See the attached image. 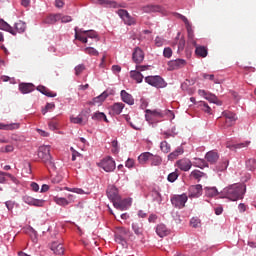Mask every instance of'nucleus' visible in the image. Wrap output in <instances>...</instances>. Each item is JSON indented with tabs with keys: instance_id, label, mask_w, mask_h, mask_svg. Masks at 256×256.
I'll return each instance as SVG.
<instances>
[{
	"instance_id": "12",
	"label": "nucleus",
	"mask_w": 256,
	"mask_h": 256,
	"mask_svg": "<svg viewBox=\"0 0 256 256\" xmlns=\"http://www.w3.org/2000/svg\"><path fill=\"white\" fill-rule=\"evenodd\" d=\"M132 59L134 63H136V65H139L143 63V60L145 59V53H143V50H141V48L137 47L134 49Z\"/></svg>"
},
{
	"instance_id": "31",
	"label": "nucleus",
	"mask_w": 256,
	"mask_h": 256,
	"mask_svg": "<svg viewBox=\"0 0 256 256\" xmlns=\"http://www.w3.org/2000/svg\"><path fill=\"white\" fill-rule=\"evenodd\" d=\"M132 229L135 235H143V222H134L132 223Z\"/></svg>"
},
{
	"instance_id": "37",
	"label": "nucleus",
	"mask_w": 256,
	"mask_h": 256,
	"mask_svg": "<svg viewBox=\"0 0 256 256\" xmlns=\"http://www.w3.org/2000/svg\"><path fill=\"white\" fill-rule=\"evenodd\" d=\"M83 33L86 35L87 39H95V41H99V35L95 30H85Z\"/></svg>"
},
{
	"instance_id": "8",
	"label": "nucleus",
	"mask_w": 256,
	"mask_h": 256,
	"mask_svg": "<svg viewBox=\"0 0 256 256\" xmlns=\"http://www.w3.org/2000/svg\"><path fill=\"white\" fill-rule=\"evenodd\" d=\"M146 121H154L155 119H163L164 114L163 112L159 111V110H146Z\"/></svg>"
},
{
	"instance_id": "17",
	"label": "nucleus",
	"mask_w": 256,
	"mask_h": 256,
	"mask_svg": "<svg viewBox=\"0 0 256 256\" xmlns=\"http://www.w3.org/2000/svg\"><path fill=\"white\" fill-rule=\"evenodd\" d=\"M118 15L119 17H121V19H123L124 23H126V25H133L134 21L131 18V16L129 15V12H127V10H118Z\"/></svg>"
},
{
	"instance_id": "50",
	"label": "nucleus",
	"mask_w": 256,
	"mask_h": 256,
	"mask_svg": "<svg viewBox=\"0 0 256 256\" xmlns=\"http://www.w3.org/2000/svg\"><path fill=\"white\" fill-rule=\"evenodd\" d=\"M160 149L163 153H169L171 151V145L167 141H163L160 144Z\"/></svg>"
},
{
	"instance_id": "53",
	"label": "nucleus",
	"mask_w": 256,
	"mask_h": 256,
	"mask_svg": "<svg viewBox=\"0 0 256 256\" xmlns=\"http://www.w3.org/2000/svg\"><path fill=\"white\" fill-rule=\"evenodd\" d=\"M163 55H164V57H166L167 59H171V57H172V55H173V50H171L170 47L164 48Z\"/></svg>"
},
{
	"instance_id": "40",
	"label": "nucleus",
	"mask_w": 256,
	"mask_h": 256,
	"mask_svg": "<svg viewBox=\"0 0 256 256\" xmlns=\"http://www.w3.org/2000/svg\"><path fill=\"white\" fill-rule=\"evenodd\" d=\"M15 29L18 31V33H25V29H27V25L25 22L19 20L15 23Z\"/></svg>"
},
{
	"instance_id": "19",
	"label": "nucleus",
	"mask_w": 256,
	"mask_h": 256,
	"mask_svg": "<svg viewBox=\"0 0 256 256\" xmlns=\"http://www.w3.org/2000/svg\"><path fill=\"white\" fill-rule=\"evenodd\" d=\"M190 179H195V181H201V179H207V175L201 170H193L190 175Z\"/></svg>"
},
{
	"instance_id": "1",
	"label": "nucleus",
	"mask_w": 256,
	"mask_h": 256,
	"mask_svg": "<svg viewBox=\"0 0 256 256\" xmlns=\"http://www.w3.org/2000/svg\"><path fill=\"white\" fill-rule=\"evenodd\" d=\"M221 195L230 201H239V199H243V195H245V185L232 184L224 188L221 192Z\"/></svg>"
},
{
	"instance_id": "15",
	"label": "nucleus",
	"mask_w": 256,
	"mask_h": 256,
	"mask_svg": "<svg viewBox=\"0 0 256 256\" xmlns=\"http://www.w3.org/2000/svg\"><path fill=\"white\" fill-rule=\"evenodd\" d=\"M223 115L226 119V125L227 127H232V125H235V121H237V117L235 116V113L224 111Z\"/></svg>"
},
{
	"instance_id": "34",
	"label": "nucleus",
	"mask_w": 256,
	"mask_h": 256,
	"mask_svg": "<svg viewBox=\"0 0 256 256\" xmlns=\"http://www.w3.org/2000/svg\"><path fill=\"white\" fill-rule=\"evenodd\" d=\"M75 39H78V41H81L82 43H87V35L83 33V30L77 31V28H75Z\"/></svg>"
},
{
	"instance_id": "9",
	"label": "nucleus",
	"mask_w": 256,
	"mask_h": 256,
	"mask_svg": "<svg viewBox=\"0 0 256 256\" xmlns=\"http://www.w3.org/2000/svg\"><path fill=\"white\" fill-rule=\"evenodd\" d=\"M24 203L27 205H32L33 207H43L45 205V200L43 199H35L31 196H24L23 197Z\"/></svg>"
},
{
	"instance_id": "56",
	"label": "nucleus",
	"mask_w": 256,
	"mask_h": 256,
	"mask_svg": "<svg viewBox=\"0 0 256 256\" xmlns=\"http://www.w3.org/2000/svg\"><path fill=\"white\" fill-rule=\"evenodd\" d=\"M70 121H71V123H74L76 125H81V123H83V118H81L80 116H78V117H71Z\"/></svg>"
},
{
	"instance_id": "35",
	"label": "nucleus",
	"mask_w": 256,
	"mask_h": 256,
	"mask_svg": "<svg viewBox=\"0 0 256 256\" xmlns=\"http://www.w3.org/2000/svg\"><path fill=\"white\" fill-rule=\"evenodd\" d=\"M75 39H78V41H81L82 43H87V35L83 33V30L77 31V28H75Z\"/></svg>"
},
{
	"instance_id": "26",
	"label": "nucleus",
	"mask_w": 256,
	"mask_h": 256,
	"mask_svg": "<svg viewBox=\"0 0 256 256\" xmlns=\"http://www.w3.org/2000/svg\"><path fill=\"white\" fill-rule=\"evenodd\" d=\"M109 97V94L107 92H103L102 94H100L99 96L95 97L91 104L92 105H101L105 99H107Z\"/></svg>"
},
{
	"instance_id": "28",
	"label": "nucleus",
	"mask_w": 256,
	"mask_h": 256,
	"mask_svg": "<svg viewBox=\"0 0 256 256\" xmlns=\"http://www.w3.org/2000/svg\"><path fill=\"white\" fill-rule=\"evenodd\" d=\"M37 91L42 93V95H46V97H57V93L51 92L49 88L42 85L37 87Z\"/></svg>"
},
{
	"instance_id": "6",
	"label": "nucleus",
	"mask_w": 256,
	"mask_h": 256,
	"mask_svg": "<svg viewBox=\"0 0 256 256\" xmlns=\"http://www.w3.org/2000/svg\"><path fill=\"white\" fill-rule=\"evenodd\" d=\"M144 13H162V15L167 14V10L161 5H147L143 7Z\"/></svg>"
},
{
	"instance_id": "29",
	"label": "nucleus",
	"mask_w": 256,
	"mask_h": 256,
	"mask_svg": "<svg viewBox=\"0 0 256 256\" xmlns=\"http://www.w3.org/2000/svg\"><path fill=\"white\" fill-rule=\"evenodd\" d=\"M130 77L136 81V83H143V74L137 70L130 71Z\"/></svg>"
},
{
	"instance_id": "52",
	"label": "nucleus",
	"mask_w": 256,
	"mask_h": 256,
	"mask_svg": "<svg viewBox=\"0 0 256 256\" xmlns=\"http://www.w3.org/2000/svg\"><path fill=\"white\" fill-rule=\"evenodd\" d=\"M199 106L201 107L202 111H204V113H211V107H209L207 102H200Z\"/></svg>"
},
{
	"instance_id": "60",
	"label": "nucleus",
	"mask_w": 256,
	"mask_h": 256,
	"mask_svg": "<svg viewBox=\"0 0 256 256\" xmlns=\"http://www.w3.org/2000/svg\"><path fill=\"white\" fill-rule=\"evenodd\" d=\"M163 43H165V40L159 36L155 38V45L156 47H163Z\"/></svg>"
},
{
	"instance_id": "4",
	"label": "nucleus",
	"mask_w": 256,
	"mask_h": 256,
	"mask_svg": "<svg viewBox=\"0 0 256 256\" xmlns=\"http://www.w3.org/2000/svg\"><path fill=\"white\" fill-rule=\"evenodd\" d=\"M145 81L148 85H152V87H157V89H163V87H167V83L160 76H147Z\"/></svg>"
},
{
	"instance_id": "7",
	"label": "nucleus",
	"mask_w": 256,
	"mask_h": 256,
	"mask_svg": "<svg viewBox=\"0 0 256 256\" xmlns=\"http://www.w3.org/2000/svg\"><path fill=\"white\" fill-rule=\"evenodd\" d=\"M113 206L119 211H127L131 207V201L129 199L121 200V197H119V200L113 201Z\"/></svg>"
},
{
	"instance_id": "61",
	"label": "nucleus",
	"mask_w": 256,
	"mask_h": 256,
	"mask_svg": "<svg viewBox=\"0 0 256 256\" xmlns=\"http://www.w3.org/2000/svg\"><path fill=\"white\" fill-rule=\"evenodd\" d=\"M60 21L61 23H71L73 19L71 18V16H63L60 14Z\"/></svg>"
},
{
	"instance_id": "51",
	"label": "nucleus",
	"mask_w": 256,
	"mask_h": 256,
	"mask_svg": "<svg viewBox=\"0 0 256 256\" xmlns=\"http://www.w3.org/2000/svg\"><path fill=\"white\" fill-rule=\"evenodd\" d=\"M191 227H194V229H197V227H201V220L199 218H192L190 220Z\"/></svg>"
},
{
	"instance_id": "22",
	"label": "nucleus",
	"mask_w": 256,
	"mask_h": 256,
	"mask_svg": "<svg viewBox=\"0 0 256 256\" xmlns=\"http://www.w3.org/2000/svg\"><path fill=\"white\" fill-rule=\"evenodd\" d=\"M51 251H53L55 255H63V253H65V248L63 247V244L53 242L51 245Z\"/></svg>"
},
{
	"instance_id": "13",
	"label": "nucleus",
	"mask_w": 256,
	"mask_h": 256,
	"mask_svg": "<svg viewBox=\"0 0 256 256\" xmlns=\"http://www.w3.org/2000/svg\"><path fill=\"white\" fill-rule=\"evenodd\" d=\"M60 20L61 14H49L43 18L42 23H44L45 25H55V23Z\"/></svg>"
},
{
	"instance_id": "16",
	"label": "nucleus",
	"mask_w": 256,
	"mask_h": 256,
	"mask_svg": "<svg viewBox=\"0 0 256 256\" xmlns=\"http://www.w3.org/2000/svg\"><path fill=\"white\" fill-rule=\"evenodd\" d=\"M107 197H108V199H110V201H112V203H114V201H119L120 196H119V192L117 191V189L114 186H111L107 190Z\"/></svg>"
},
{
	"instance_id": "32",
	"label": "nucleus",
	"mask_w": 256,
	"mask_h": 256,
	"mask_svg": "<svg viewBox=\"0 0 256 256\" xmlns=\"http://www.w3.org/2000/svg\"><path fill=\"white\" fill-rule=\"evenodd\" d=\"M92 119L94 121H105V123H109V120L107 119V115L103 112H96L92 115Z\"/></svg>"
},
{
	"instance_id": "36",
	"label": "nucleus",
	"mask_w": 256,
	"mask_h": 256,
	"mask_svg": "<svg viewBox=\"0 0 256 256\" xmlns=\"http://www.w3.org/2000/svg\"><path fill=\"white\" fill-rule=\"evenodd\" d=\"M192 165L194 167H199V169H205V167H208L207 162L201 158H195V161Z\"/></svg>"
},
{
	"instance_id": "24",
	"label": "nucleus",
	"mask_w": 256,
	"mask_h": 256,
	"mask_svg": "<svg viewBox=\"0 0 256 256\" xmlns=\"http://www.w3.org/2000/svg\"><path fill=\"white\" fill-rule=\"evenodd\" d=\"M156 233L158 237H167L169 234V229H167L165 224H158L156 227Z\"/></svg>"
},
{
	"instance_id": "20",
	"label": "nucleus",
	"mask_w": 256,
	"mask_h": 256,
	"mask_svg": "<svg viewBox=\"0 0 256 256\" xmlns=\"http://www.w3.org/2000/svg\"><path fill=\"white\" fill-rule=\"evenodd\" d=\"M19 90L24 95L27 94V93H32V91H35V85H33L31 83H21L19 85Z\"/></svg>"
},
{
	"instance_id": "44",
	"label": "nucleus",
	"mask_w": 256,
	"mask_h": 256,
	"mask_svg": "<svg viewBox=\"0 0 256 256\" xmlns=\"http://www.w3.org/2000/svg\"><path fill=\"white\" fill-rule=\"evenodd\" d=\"M120 233H121V235H119V234L116 235V242L117 243H125V238H123V235H127L128 230L125 228H121Z\"/></svg>"
},
{
	"instance_id": "14",
	"label": "nucleus",
	"mask_w": 256,
	"mask_h": 256,
	"mask_svg": "<svg viewBox=\"0 0 256 256\" xmlns=\"http://www.w3.org/2000/svg\"><path fill=\"white\" fill-rule=\"evenodd\" d=\"M179 18L185 24V27H186V30H187L188 39L194 38L195 37V33L193 32V26L191 25V22H189V19H187V17H185V16H183L181 14H179Z\"/></svg>"
},
{
	"instance_id": "11",
	"label": "nucleus",
	"mask_w": 256,
	"mask_h": 256,
	"mask_svg": "<svg viewBox=\"0 0 256 256\" xmlns=\"http://www.w3.org/2000/svg\"><path fill=\"white\" fill-rule=\"evenodd\" d=\"M187 65V61L184 59H176L168 62V66L170 71H175L177 69H181Z\"/></svg>"
},
{
	"instance_id": "42",
	"label": "nucleus",
	"mask_w": 256,
	"mask_h": 256,
	"mask_svg": "<svg viewBox=\"0 0 256 256\" xmlns=\"http://www.w3.org/2000/svg\"><path fill=\"white\" fill-rule=\"evenodd\" d=\"M150 161H151V165L154 167H158V165H161V163H163V159H161L160 156L153 155V154H152V157L150 158Z\"/></svg>"
},
{
	"instance_id": "2",
	"label": "nucleus",
	"mask_w": 256,
	"mask_h": 256,
	"mask_svg": "<svg viewBox=\"0 0 256 256\" xmlns=\"http://www.w3.org/2000/svg\"><path fill=\"white\" fill-rule=\"evenodd\" d=\"M38 157L47 167L48 171H55V162L53 161V156H51V146H40L38 149Z\"/></svg>"
},
{
	"instance_id": "59",
	"label": "nucleus",
	"mask_w": 256,
	"mask_h": 256,
	"mask_svg": "<svg viewBox=\"0 0 256 256\" xmlns=\"http://www.w3.org/2000/svg\"><path fill=\"white\" fill-rule=\"evenodd\" d=\"M207 101H209L210 103H217V96L213 95V94H209L206 96L205 98Z\"/></svg>"
},
{
	"instance_id": "63",
	"label": "nucleus",
	"mask_w": 256,
	"mask_h": 256,
	"mask_svg": "<svg viewBox=\"0 0 256 256\" xmlns=\"http://www.w3.org/2000/svg\"><path fill=\"white\" fill-rule=\"evenodd\" d=\"M185 49V38H181L178 42V51H183Z\"/></svg>"
},
{
	"instance_id": "30",
	"label": "nucleus",
	"mask_w": 256,
	"mask_h": 256,
	"mask_svg": "<svg viewBox=\"0 0 256 256\" xmlns=\"http://www.w3.org/2000/svg\"><path fill=\"white\" fill-rule=\"evenodd\" d=\"M0 29H2L3 31H7L8 33H11V35H16L15 30H13V27H11V25H9L3 19L0 20Z\"/></svg>"
},
{
	"instance_id": "47",
	"label": "nucleus",
	"mask_w": 256,
	"mask_h": 256,
	"mask_svg": "<svg viewBox=\"0 0 256 256\" xmlns=\"http://www.w3.org/2000/svg\"><path fill=\"white\" fill-rule=\"evenodd\" d=\"M246 167L249 171H255L256 169V160L254 158H250L246 161Z\"/></svg>"
},
{
	"instance_id": "3",
	"label": "nucleus",
	"mask_w": 256,
	"mask_h": 256,
	"mask_svg": "<svg viewBox=\"0 0 256 256\" xmlns=\"http://www.w3.org/2000/svg\"><path fill=\"white\" fill-rule=\"evenodd\" d=\"M98 167H101L106 173H111L115 171V160H113L110 156L104 158L101 162H99Z\"/></svg>"
},
{
	"instance_id": "48",
	"label": "nucleus",
	"mask_w": 256,
	"mask_h": 256,
	"mask_svg": "<svg viewBox=\"0 0 256 256\" xmlns=\"http://www.w3.org/2000/svg\"><path fill=\"white\" fill-rule=\"evenodd\" d=\"M54 201H55V203H57V205H61L62 207H65V206L69 205V203H70L68 200H66L63 197H55Z\"/></svg>"
},
{
	"instance_id": "45",
	"label": "nucleus",
	"mask_w": 256,
	"mask_h": 256,
	"mask_svg": "<svg viewBox=\"0 0 256 256\" xmlns=\"http://www.w3.org/2000/svg\"><path fill=\"white\" fill-rule=\"evenodd\" d=\"M98 3L104 7H117V2L111 0H98Z\"/></svg>"
},
{
	"instance_id": "18",
	"label": "nucleus",
	"mask_w": 256,
	"mask_h": 256,
	"mask_svg": "<svg viewBox=\"0 0 256 256\" xmlns=\"http://www.w3.org/2000/svg\"><path fill=\"white\" fill-rule=\"evenodd\" d=\"M120 95L124 103H127V105H135V99H133V96L129 94L127 91L122 90Z\"/></svg>"
},
{
	"instance_id": "21",
	"label": "nucleus",
	"mask_w": 256,
	"mask_h": 256,
	"mask_svg": "<svg viewBox=\"0 0 256 256\" xmlns=\"http://www.w3.org/2000/svg\"><path fill=\"white\" fill-rule=\"evenodd\" d=\"M203 192V186L201 184H197L190 187V197H200Z\"/></svg>"
},
{
	"instance_id": "62",
	"label": "nucleus",
	"mask_w": 256,
	"mask_h": 256,
	"mask_svg": "<svg viewBox=\"0 0 256 256\" xmlns=\"http://www.w3.org/2000/svg\"><path fill=\"white\" fill-rule=\"evenodd\" d=\"M49 129H51L52 131H55V129H58L59 128V123H57V121H50L49 122Z\"/></svg>"
},
{
	"instance_id": "23",
	"label": "nucleus",
	"mask_w": 256,
	"mask_h": 256,
	"mask_svg": "<svg viewBox=\"0 0 256 256\" xmlns=\"http://www.w3.org/2000/svg\"><path fill=\"white\" fill-rule=\"evenodd\" d=\"M123 109H125V104L121 102L114 103L111 106L112 115H121Z\"/></svg>"
},
{
	"instance_id": "27",
	"label": "nucleus",
	"mask_w": 256,
	"mask_h": 256,
	"mask_svg": "<svg viewBox=\"0 0 256 256\" xmlns=\"http://www.w3.org/2000/svg\"><path fill=\"white\" fill-rule=\"evenodd\" d=\"M205 158L208 163H217V161L219 160V154H217V152L210 151L206 153Z\"/></svg>"
},
{
	"instance_id": "10",
	"label": "nucleus",
	"mask_w": 256,
	"mask_h": 256,
	"mask_svg": "<svg viewBox=\"0 0 256 256\" xmlns=\"http://www.w3.org/2000/svg\"><path fill=\"white\" fill-rule=\"evenodd\" d=\"M176 165L180 171H189L193 167V162L191 160L184 158L176 162Z\"/></svg>"
},
{
	"instance_id": "43",
	"label": "nucleus",
	"mask_w": 256,
	"mask_h": 256,
	"mask_svg": "<svg viewBox=\"0 0 256 256\" xmlns=\"http://www.w3.org/2000/svg\"><path fill=\"white\" fill-rule=\"evenodd\" d=\"M84 53H86V55H91L92 57H99V51L93 47H86Z\"/></svg>"
},
{
	"instance_id": "57",
	"label": "nucleus",
	"mask_w": 256,
	"mask_h": 256,
	"mask_svg": "<svg viewBox=\"0 0 256 256\" xmlns=\"http://www.w3.org/2000/svg\"><path fill=\"white\" fill-rule=\"evenodd\" d=\"M51 109H55V105L53 103H47L45 109L42 110L43 115H45L47 111H51Z\"/></svg>"
},
{
	"instance_id": "38",
	"label": "nucleus",
	"mask_w": 256,
	"mask_h": 256,
	"mask_svg": "<svg viewBox=\"0 0 256 256\" xmlns=\"http://www.w3.org/2000/svg\"><path fill=\"white\" fill-rule=\"evenodd\" d=\"M13 129H19V124H3V123H0V130L13 131Z\"/></svg>"
},
{
	"instance_id": "41",
	"label": "nucleus",
	"mask_w": 256,
	"mask_h": 256,
	"mask_svg": "<svg viewBox=\"0 0 256 256\" xmlns=\"http://www.w3.org/2000/svg\"><path fill=\"white\" fill-rule=\"evenodd\" d=\"M251 144V141H246V142H242L239 144H234V145H227V147L229 149H243L245 147H249V145Z\"/></svg>"
},
{
	"instance_id": "46",
	"label": "nucleus",
	"mask_w": 256,
	"mask_h": 256,
	"mask_svg": "<svg viewBox=\"0 0 256 256\" xmlns=\"http://www.w3.org/2000/svg\"><path fill=\"white\" fill-rule=\"evenodd\" d=\"M182 153H183V149L178 148L177 150H175L174 152L168 155L169 161H173L174 159H177V157H179V155H182Z\"/></svg>"
},
{
	"instance_id": "33",
	"label": "nucleus",
	"mask_w": 256,
	"mask_h": 256,
	"mask_svg": "<svg viewBox=\"0 0 256 256\" xmlns=\"http://www.w3.org/2000/svg\"><path fill=\"white\" fill-rule=\"evenodd\" d=\"M195 54L198 57L205 58L208 55L207 47L205 46H196Z\"/></svg>"
},
{
	"instance_id": "58",
	"label": "nucleus",
	"mask_w": 256,
	"mask_h": 256,
	"mask_svg": "<svg viewBox=\"0 0 256 256\" xmlns=\"http://www.w3.org/2000/svg\"><path fill=\"white\" fill-rule=\"evenodd\" d=\"M75 75H79L82 71H85V65L80 64L74 68Z\"/></svg>"
},
{
	"instance_id": "64",
	"label": "nucleus",
	"mask_w": 256,
	"mask_h": 256,
	"mask_svg": "<svg viewBox=\"0 0 256 256\" xmlns=\"http://www.w3.org/2000/svg\"><path fill=\"white\" fill-rule=\"evenodd\" d=\"M148 69V65H136V71H139V73H141V71H147Z\"/></svg>"
},
{
	"instance_id": "39",
	"label": "nucleus",
	"mask_w": 256,
	"mask_h": 256,
	"mask_svg": "<svg viewBox=\"0 0 256 256\" xmlns=\"http://www.w3.org/2000/svg\"><path fill=\"white\" fill-rule=\"evenodd\" d=\"M205 195H206V197H216V195H219V192L217 191V188H215V187H206Z\"/></svg>"
},
{
	"instance_id": "25",
	"label": "nucleus",
	"mask_w": 256,
	"mask_h": 256,
	"mask_svg": "<svg viewBox=\"0 0 256 256\" xmlns=\"http://www.w3.org/2000/svg\"><path fill=\"white\" fill-rule=\"evenodd\" d=\"M151 157H153L151 152H143L138 156V163H140V165H145L147 161H151Z\"/></svg>"
},
{
	"instance_id": "54",
	"label": "nucleus",
	"mask_w": 256,
	"mask_h": 256,
	"mask_svg": "<svg viewBox=\"0 0 256 256\" xmlns=\"http://www.w3.org/2000/svg\"><path fill=\"white\" fill-rule=\"evenodd\" d=\"M152 194L154 195L155 200L157 201V203H161V201H163V198L161 197V193H159V191L153 190Z\"/></svg>"
},
{
	"instance_id": "55",
	"label": "nucleus",
	"mask_w": 256,
	"mask_h": 256,
	"mask_svg": "<svg viewBox=\"0 0 256 256\" xmlns=\"http://www.w3.org/2000/svg\"><path fill=\"white\" fill-rule=\"evenodd\" d=\"M202 77L203 79H209V81H213L214 83H217V80L215 79V75L213 74L203 73Z\"/></svg>"
},
{
	"instance_id": "5",
	"label": "nucleus",
	"mask_w": 256,
	"mask_h": 256,
	"mask_svg": "<svg viewBox=\"0 0 256 256\" xmlns=\"http://www.w3.org/2000/svg\"><path fill=\"white\" fill-rule=\"evenodd\" d=\"M188 197L186 194L174 195L171 197V203L176 209H183L185 203H187Z\"/></svg>"
},
{
	"instance_id": "49",
	"label": "nucleus",
	"mask_w": 256,
	"mask_h": 256,
	"mask_svg": "<svg viewBox=\"0 0 256 256\" xmlns=\"http://www.w3.org/2000/svg\"><path fill=\"white\" fill-rule=\"evenodd\" d=\"M177 179H179V173L177 172V170L175 172L170 173L167 177V181H169V183H175Z\"/></svg>"
}]
</instances>
